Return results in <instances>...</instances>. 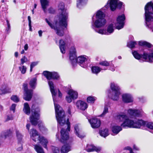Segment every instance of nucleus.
I'll list each match as a JSON object with an SVG mask.
<instances>
[{
	"mask_svg": "<svg viewBox=\"0 0 153 153\" xmlns=\"http://www.w3.org/2000/svg\"><path fill=\"white\" fill-rule=\"evenodd\" d=\"M48 83L54 102L56 117L58 123L59 125L61 126L63 125L66 123L67 126L66 131L63 128L61 129L60 131L61 138L60 139L59 138L58 134H56V135L57 138H58L61 142H64L65 141L67 140L69 138L68 134L67 131H70V123L69 122L68 118L67 119L66 121L65 112L62 108L59 105L56 104L55 102V97L56 93L54 89L53 83L51 81H49Z\"/></svg>",
	"mask_w": 153,
	"mask_h": 153,
	"instance_id": "1",
	"label": "nucleus"
},
{
	"mask_svg": "<svg viewBox=\"0 0 153 153\" xmlns=\"http://www.w3.org/2000/svg\"><path fill=\"white\" fill-rule=\"evenodd\" d=\"M105 17V15L103 12L100 10L97 11L92 18V27L99 34L108 35L106 29H99L103 27L106 24V21Z\"/></svg>",
	"mask_w": 153,
	"mask_h": 153,
	"instance_id": "2",
	"label": "nucleus"
},
{
	"mask_svg": "<svg viewBox=\"0 0 153 153\" xmlns=\"http://www.w3.org/2000/svg\"><path fill=\"white\" fill-rule=\"evenodd\" d=\"M50 27L55 30L56 34L59 36H62L64 35L63 27H66L67 25V14H64L61 16L60 17L57 19L55 21V24L53 25L49 20L47 19H45Z\"/></svg>",
	"mask_w": 153,
	"mask_h": 153,
	"instance_id": "3",
	"label": "nucleus"
},
{
	"mask_svg": "<svg viewBox=\"0 0 153 153\" xmlns=\"http://www.w3.org/2000/svg\"><path fill=\"white\" fill-rule=\"evenodd\" d=\"M59 47L61 52L62 53H65L66 49L70 48V53L76 54V49L73 43L71 41L65 42L63 40H60L59 42Z\"/></svg>",
	"mask_w": 153,
	"mask_h": 153,
	"instance_id": "4",
	"label": "nucleus"
},
{
	"mask_svg": "<svg viewBox=\"0 0 153 153\" xmlns=\"http://www.w3.org/2000/svg\"><path fill=\"white\" fill-rule=\"evenodd\" d=\"M116 119L120 122L123 121V123L121 124V126L122 127H127L129 128H134V120L129 119L125 114H122L117 115Z\"/></svg>",
	"mask_w": 153,
	"mask_h": 153,
	"instance_id": "5",
	"label": "nucleus"
},
{
	"mask_svg": "<svg viewBox=\"0 0 153 153\" xmlns=\"http://www.w3.org/2000/svg\"><path fill=\"white\" fill-rule=\"evenodd\" d=\"M152 8L153 10V2H152L147 3L145 7L146 23L149 27V23L153 21V13L150 10Z\"/></svg>",
	"mask_w": 153,
	"mask_h": 153,
	"instance_id": "6",
	"label": "nucleus"
},
{
	"mask_svg": "<svg viewBox=\"0 0 153 153\" xmlns=\"http://www.w3.org/2000/svg\"><path fill=\"white\" fill-rule=\"evenodd\" d=\"M132 53L134 57L138 60H140L143 58L144 61L149 62L153 61V52L149 53L144 52L142 55L140 54L137 51H134L132 52Z\"/></svg>",
	"mask_w": 153,
	"mask_h": 153,
	"instance_id": "7",
	"label": "nucleus"
},
{
	"mask_svg": "<svg viewBox=\"0 0 153 153\" xmlns=\"http://www.w3.org/2000/svg\"><path fill=\"white\" fill-rule=\"evenodd\" d=\"M123 3L119 0H108L105 7L107 9L110 8L111 11H114L117 8H120Z\"/></svg>",
	"mask_w": 153,
	"mask_h": 153,
	"instance_id": "8",
	"label": "nucleus"
},
{
	"mask_svg": "<svg viewBox=\"0 0 153 153\" xmlns=\"http://www.w3.org/2000/svg\"><path fill=\"white\" fill-rule=\"evenodd\" d=\"M33 108V106H32V114L30 117V120L32 124L35 125L37 124V121L39 117L40 114L39 113V110L38 108L34 109Z\"/></svg>",
	"mask_w": 153,
	"mask_h": 153,
	"instance_id": "9",
	"label": "nucleus"
},
{
	"mask_svg": "<svg viewBox=\"0 0 153 153\" xmlns=\"http://www.w3.org/2000/svg\"><path fill=\"white\" fill-rule=\"evenodd\" d=\"M68 95L66 96L65 99L68 103L71 102L72 100L76 99L78 97V92L73 89H70L68 91Z\"/></svg>",
	"mask_w": 153,
	"mask_h": 153,
	"instance_id": "10",
	"label": "nucleus"
},
{
	"mask_svg": "<svg viewBox=\"0 0 153 153\" xmlns=\"http://www.w3.org/2000/svg\"><path fill=\"white\" fill-rule=\"evenodd\" d=\"M125 19V16L123 14L118 16L117 18V22L115 23V26L117 29L120 30L123 27Z\"/></svg>",
	"mask_w": 153,
	"mask_h": 153,
	"instance_id": "11",
	"label": "nucleus"
},
{
	"mask_svg": "<svg viewBox=\"0 0 153 153\" xmlns=\"http://www.w3.org/2000/svg\"><path fill=\"white\" fill-rule=\"evenodd\" d=\"M23 87L25 91L23 98L25 100L30 101L32 97L33 91L31 90L27 89V85L26 84H24Z\"/></svg>",
	"mask_w": 153,
	"mask_h": 153,
	"instance_id": "12",
	"label": "nucleus"
},
{
	"mask_svg": "<svg viewBox=\"0 0 153 153\" xmlns=\"http://www.w3.org/2000/svg\"><path fill=\"white\" fill-rule=\"evenodd\" d=\"M43 74L48 79H58L59 78V76L58 74L55 72H51L48 71L43 72Z\"/></svg>",
	"mask_w": 153,
	"mask_h": 153,
	"instance_id": "13",
	"label": "nucleus"
},
{
	"mask_svg": "<svg viewBox=\"0 0 153 153\" xmlns=\"http://www.w3.org/2000/svg\"><path fill=\"white\" fill-rule=\"evenodd\" d=\"M128 113L131 116L135 117H141L143 112L141 110L130 109L127 111Z\"/></svg>",
	"mask_w": 153,
	"mask_h": 153,
	"instance_id": "14",
	"label": "nucleus"
},
{
	"mask_svg": "<svg viewBox=\"0 0 153 153\" xmlns=\"http://www.w3.org/2000/svg\"><path fill=\"white\" fill-rule=\"evenodd\" d=\"M29 132L31 139L35 142L38 141L41 136L38 131L36 129L33 128L29 131Z\"/></svg>",
	"mask_w": 153,
	"mask_h": 153,
	"instance_id": "15",
	"label": "nucleus"
},
{
	"mask_svg": "<svg viewBox=\"0 0 153 153\" xmlns=\"http://www.w3.org/2000/svg\"><path fill=\"white\" fill-rule=\"evenodd\" d=\"M123 101L126 103H131L133 102L134 99L132 95L129 93H125L122 95Z\"/></svg>",
	"mask_w": 153,
	"mask_h": 153,
	"instance_id": "16",
	"label": "nucleus"
},
{
	"mask_svg": "<svg viewBox=\"0 0 153 153\" xmlns=\"http://www.w3.org/2000/svg\"><path fill=\"white\" fill-rule=\"evenodd\" d=\"M91 127L93 128H97L99 127L101 125V122L100 120L96 118H93L88 120Z\"/></svg>",
	"mask_w": 153,
	"mask_h": 153,
	"instance_id": "17",
	"label": "nucleus"
},
{
	"mask_svg": "<svg viewBox=\"0 0 153 153\" xmlns=\"http://www.w3.org/2000/svg\"><path fill=\"white\" fill-rule=\"evenodd\" d=\"M134 128H140L142 126H145L146 121L141 119H135L134 120Z\"/></svg>",
	"mask_w": 153,
	"mask_h": 153,
	"instance_id": "18",
	"label": "nucleus"
},
{
	"mask_svg": "<svg viewBox=\"0 0 153 153\" xmlns=\"http://www.w3.org/2000/svg\"><path fill=\"white\" fill-rule=\"evenodd\" d=\"M85 149L86 151L88 152L95 151L98 152L101 150V148L99 147L95 146L93 145H87Z\"/></svg>",
	"mask_w": 153,
	"mask_h": 153,
	"instance_id": "19",
	"label": "nucleus"
},
{
	"mask_svg": "<svg viewBox=\"0 0 153 153\" xmlns=\"http://www.w3.org/2000/svg\"><path fill=\"white\" fill-rule=\"evenodd\" d=\"M88 58V57L85 55H81L77 58L76 62L80 63L81 66L85 68L86 65L82 66V65L87 60Z\"/></svg>",
	"mask_w": 153,
	"mask_h": 153,
	"instance_id": "20",
	"label": "nucleus"
},
{
	"mask_svg": "<svg viewBox=\"0 0 153 153\" xmlns=\"http://www.w3.org/2000/svg\"><path fill=\"white\" fill-rule=\"evenodd\" d=\"M76 105L78 108L84 110L88 107L87 104L85 102L82 101H78L76 102Z\"/></svg>",
	"mask_w": 153,
	"mask_h": 153,
	"instance_id": "21",
	"label": "nucleus"
},
{
	"mask_svg": "<svg viewBox=\"0 0 153 153\" xmlns=\"http://www.w3.org/2000/svg\"><path fill=\"white\" fill-rule=\"evenodd\" d=\"M120 94V91H112L111 93H109L108 95L112 100H118L119 96Z\"/></svg>",
	"mask_w": 153,
	"mask_h": 153,
	"instance_id": "22",
	"label": "nucleus"
},
{
	"mask_svg": "<svg viewBox=\"0 0 153 153\" xmlns=\"http://www.w3.org/2000/svg\"><path fill=\"white\" fill-rule=\"evenodd\" d=\"M74 132L76 135L80 138H82L84 136L81 134L80 126L79 124H76L74 126Z\"/></svg>",
	"mask_w": 153,
	"mask_h": 153,
	"instance_id": "23",
	"label": "nucleus"
},
{
	"mask_svg": "<svg viewBox=\"0 0 153 153\" xmlns=\"http://www.w3.org/2000/svg\"><path fill=\"white\" fill-rule=\"evenodd\" d=\"M122 126L117 125L114 126L111 128V131L113 132L112 134L115 135L117 134L120 131L122 130Z\"/></svg>",
	"mask_w": 153,
	"mask_h": 153,
	"instance_id": "24",
	"label": "nucleus"
},
{
	"mask_svg": "<svg viewBox=\"0 0 153 153\" xmlns=\"http://www.w3.org/2000/svg\"><path fill=\"white\" fill-rule=\"evenodd\" d=\"M115 27V23L114 22H112L108 25L106 30L108 35L114 32Z\"/></svg>",
	"mask_w": 153,
	"mask_h": 153,
	"instance_id": "25",
	"label": "nucleus"
},
{
	"mask_svg": "<svg viewBox=\"0 0 153 153\" xmlns=\"http://www.w3.org/2000/svg\"><path fill=\"white\" fill-rule=\"evenodd\" d=\"M38 141L45 148L47 149V145L48 143V140L42 136H40Z\"/></svg>",
	"mask_w": 153,
	"mask_h": 153,
	"instance_id": "26",
	"label": "nucleus"
},
{
	"mask_svg": "<svg viewBox=\"0 0 153 153\" xmlns=\"http://www.w3.org/2000/svg\"><path fill=\"white\" fill-rule=\"evenodd\" d=\"M11 92L10 89L6 85H2L0 89V94H5Z\"/></svg>",
	"mask_w": 153,
	"mask_h": 153,
	"instance_id": "27",
	"label": "nucleus"
},
{
	"mask_svg": "<svg viewBox=\"0 0 153 153\" xmlns=\"http://www.w3.org/2000/svg\"><path fill=\"white\" fill-rule=\"evenodd\" d=\"M58 8L59 10H61V13L60 14L58 18H57V19L59 18L61 15H63L65 13L67 14V19H68V13L66 12L65 10L64 9V5L63 3H60L58 6Z\"/></svg>",
	"mask_w": 153,
	"mask_h": 153,
	"instance_id": "28",
	"label": "nucleus"
},
{
	"mask_svg": "<svg viewBox=\"0 0 153 153\" xmlns=\"http://www.w3.org/2000/svg\"><path fill=\"white\" fill-rule=\"evenodd\" d=\"M42 7L45 12H46L47 7L49 6L48 0H40Z\"/></svg>",
	"mask_w": 153,
	"mask_h": 153,
	"instance_id": "29",
	"label": "nucleus"
},
{
	"mask_svg": "<svg viewBox=\"0 0 153 153\" xmlns=\"http://www.w3.org/2000/svg\"><path fill=\"white\" fill-rule=\"evenodd\" d=\"M71 150V146L68 145H65L61 148V153H67Z\"/></svg>",
	"mask_w": 153,
	"mask_h": 153,
	"instance_id": "30",
	"label": "nucleus"
},
{
	"mask_svg": "<svg viewBox=\"0 0 153 153\" xmlns=\"http://www.w3.org/2000/svg\"><path fill=\"white\" fill-rule=\"evenodd\" d=\"M88 0H77L76 6L77 7L81 8L82 7L86 4Z\"/></svg>",
	"mask_w": 153,
	"mask_h": 153,
	"instance_id": "31",
	"label": "nucleus"
},
{
	"mask_svg": "<svg viewBox=\"0 0 153 153\" xmlns=\"http://www.w3.org/2000/svg\"><path fill=\"white\" fill-rule=\"evenodd\" d=\"M106 69H104L103 70H105ZM103 69L98 66H93L91 68V70L93 73L97 74Z\"/></svg>",
	"mask_w": 153,
	"mask_h": 153,
	"instance_id": "32",
	"label": "nucleus"
},
{
	"mask_svg": "<svg viewBox=\"0 0 153 153\" xmlns=\"http://www.w3.org/2000/svg\"><path fill=\"white\" fill-rule=\"evenodd\" d=\"M24 111L27 114L29 115L30 113V109L28 103H25L24 104Z\"/></svg>",
	"mask_w": 153,
	"mask_h": 153,
	"instance_id": "33",
	"label": "nucleus"
},
{
	"mask_svg": "<svg viewBox=\"0 0 153 153\" xmlns=\"http://www.w3.org/2000/svg\"><path fill=\"white\" fill-rule=\"evenodd\" d=\"M111 88L112 90V91H120V87L116 84L112 82L111 84Z\"/></svg>",
	"mask_w": 153,
	"mask_h": 153,
	"instance_id": "34",
	"label": "nucleus"
},
{
	"mask_svg": "<svg viewBox=\"0 0 153 153\" xmlns=\"http://www.w3.org/2000/svg\"><path fill=\"white\" fill-rule=\"evenodd\" d=\"M100 134L101 136L105 137L109 135L108 130L107 129H105L100 131Z\"/></svg>",
	"mask_w": 153,
	"mask_h": 153,
	"instance_id": "35",
	"label": "nucleus"
},
{
	"mask_svg": "<svg viewBox=\"0 0 153 153\" xmlns=\"http://www.w3.org/2000/svg\"><path fill=\"white\" fill-rule=\"evenodd\" d=\"M69 58L72 64H74L76 62L77 58L76 54L70 53Z\"/></svg>",
	"mask_w": 153,
	"mask_h": 153,
	"instance_id": "36",
	"label": "nucleus"
},
{
	"mask_svg": "<svg viewBox=\"0 0 153 153\" xmlns=\"http://www.w3.org/2000/svg\"><path fill=\"white\" fill-rule=\"evenodd\" d=\"M37 79L36 78L31 79L29 82V84L31 88H35L36 85Z\"/></svg>",
	"mask_w": 153,
	"mask_h": 153,
	"instance_id": "37",
	"label": "nucleus"
},
{
	"mask_svg": "<svg viewBox=\"0 0 153 153\" xmlns=\"http://www.w3.org/2000/svg\"><path fill=\"white\" fill-rule=\"evenodd\" d=\"M34 148L37 153H45L42 148L38 145H34Z\"/></svg>",
	"mask_w": 153,
	"mask_h": 153,
	"instance_id": "38",
	"label": "nucleus"
},
{
	"mask_svg": "<svg viewBox=\"0 0 153 153\" xmlns=\"http://www.w3.org/2000/svg\"><path fill=\"white\" fill-rule=\"evenodd\" d=\"M11 131L10 130H7L2 132L1 135V136L3 137H4L5 138L9 136L11 134Z\"/></svg>",
	"mask_w": 153,
	"mask_h": 153,
	"instance_id": "39",
	"label": "nucleus"
},
{
	"mask_svg": "<svg viewBox=\"0 0 153 153\" xmlns=\"http://www.w3.org/2000/svg\"><path fill=\"white\" fill-rule=\"evenodd\" d=\"M19 68L22 74H24L26 73L27 69L26 66L23 65H19Z\"/></svg>",
	"mask_w": 153,
	"mask_h": 153,
	"instance_id": "40",
	"label": "nucleus"
},
{
	"mask_svg": "<svg viewBox=\"0 0 153 153\" xmlns=\"http://www.w3.org/2000/svg\"><path fill=\"white\" fill-rule=\"evenodd\" d=\"M96 100V98L95 97L90 96L87 98V101L88 103H93Z\"/></svg>",
	"mask_w": 153,
	"mask_h": 153,
	"instance_id": "41",
	"label": "nucleus"
},
{
	"mask_svg": "<svg viewBox=\"0 0 153 153\" xmlns=\"http://www.w3.org/2000/svg\"><path fill=\"white\" fill-rule=\"evenodd\" d=\"M148 128L153 130V123L146 121L145 126Z\"/></svg>",
	"mask_w": 153,
	"mask_h": 153,
	"instance_id": "42",
	"label": "nucleus"
},
{
	"mask_svg": "<svg viewBox=\"0 0 153 153\" xmlns=\"http://www.w3.org/2000/svg\"><path fill=\"white\" fill-rule=\"evenodd\" d=\"M139 44L141 46H146L148 47H150L151 45L150 43L145 41H140L139 42Z\"/></svg>",
	"mask_w": 153,
	"mask_h": 153,
	"instance_id": "43",
	"label": "nucleus"
},
{
	"mask_svg": "<svg viewBox=\"0 0 153 153\" xmlns=\"http://www.w3.org/2000/svg\"><path fill=\"white\" fill-rule=\"evenodd\" d=\"M27 58L25 56H24L21 59L20 63H19V65H23L25 63L27 62Z\"/></svg>",
	"mask_w": 153,
	"mask_h": 153,
	"instance_id": "44",
	"label": "nucleus"
},
{
	"mask_svg": "<svg viewBox=\"0 0 153 153\" xmlns=\"http://www.w3.org/2000/svg\"><path fill=\"white\" fill-rule=\"evenodd\" d=\"M136 44V43L135 42L131 41L127 43V46L129 48H132L135 47V46Z\"/></svg>",
	"mask_w": 153,
	"mask_h": 153,
	"instance_id": "45",
	"label": "nucleus"
},
{
	"mask_svg": "<svg viewBox=\"0 0 153 153\" xmlns=\"http://www.w3.org/2000/svg\"><path fill=\"white\" fill-rule=\"evenodd\" d=\"M99 64L102 66L107 67L109 65V63L106 61H103L100 62Z\"/></svg>",
	"mask_w": 153,
	"mask_h": 153,
	"instance_id": "46",
	"label": "nucleus"
},
{
	"mask_svg": "<svg viewBox=\"0 0 153 153\" xmlns=\"http://www.w3.org/2000/svg\"><path fill=\"white\" fill-rule=\"evenodd\" d=\"M11 99L15 102H18L19 101V99L16 95L12 96L11 97Z\"/></svg>",
	"mask_w": 153,
	"mask_h": 153,
	"instance_id": "47",
	"label": "nucleus"
},
{
	"mask_svg": "<svg viewBox=\"0 0 153 153\" xmlns=\"http://www.w3.org/2000/svg\"><path fill=\"white\" fill-rule=\"evenodd\" d=\"M6 22L7 24V27L5 31L7 33H10V25L9 22L7 20H6Z\"/></svg>",
	"mask_w": 153,
	"mask_h": 153,
	"instance_id": "48",
	"label": "nucleus"
},
{
	"mask_svg": "<svg viewBox=\"0 0 153 153\" xmlns=\"http://www.w3.org/2000/svg\"><path fill=\"white\" fill-rule=\"evenodd\" d=\"M37 62H32L30 64V72H31L32 71V70L33 68L36 66L38 64Z\"/></svg>",
	"mask_w": 153,
	"mask_h": 153,
	"instance_id": "49",
	"label": "nucleus"
},
{
	"mask_svg": "<svg viewBox=\"0 0 153 153\" xmlns=\"http://www.w3.org/2000/svg\"><path fill=\"white\" fill-rule=\"evenodd\" d=\"M51 149L53 153H59V150L58 147L55 146H52Z\"/></svg>",
	"mask_w": 153,
	"mask_h": 153,
	"instance_id": "50",
	"label": "nucleus"
},
{
	"mask_svg": "<svg viewBox=\"0 0 153 153\" xmlns=\"http://www.w3.org/2000/svg\"><path fill=\"white\" fill-rule=\"evenodd\" d=\"M16 135L17 138L19 140H21L22 137V136L19 131H16Z\"/></svg>",
	"mask_w": 153,
	"mask_h": 153,
	"instance_id": "51",
	"label": "nucleus"
},
{
	"mask_svg": "<svg viewBox=\"0 0 153 153\" xmlns=\"http://www.w3.org/2000/svg\"><path fill=\"white\" fill-rule=\"evenodd\" d=\"M108 109L107 106H105L104 107V110H103L102 113L100 115L101 117L103 116L105 114L108 112Z\"/></svg>",
	"mask_w": 153,
	"mask_h": 153,
	"instance_id": "52",
	"label": "nucleus"
},
{
	"mask_svg": "<svg viewBox=\"0 0 153 153\" xmlns=\"http://www.w3.org/2000/svg\"><path fill=\"white\" fill-rule=\"evenodd\" d=\"M39 128L40 130L42 132H43L44 131H46L47 130L43 125L39 126Z\"/></svg>",
	"mask_w": 153,
	"mask_h": 153,
	"instance_id": "53",
	"label": "nucleus"
},
{
	"mask_svg": "<svg viewBox=\"0 0 153 153\" xmlns=\"http://www.w3.org/2000/svg\"><path fill=\"white\" fill-rule=\"evenodd\" d=\"M16 106V104H13L11 106L10 108V110H12L13 111V112H14L15 111V109Z\"/></svg>",
	"mask_w": 153,
	"mask_h": 153,
	"instance_id": "54",
	"label": "nucleus"
},
{
	"mask_svg": "<svg viewBox=\"0 0 153 153\" xmlns=\"http://www.w3.org/2000/svg\"><path fill=\"white\" fill-rule=\"evenodd\" d=\"M127 150H129L130 151V153H134L133 151L131 148L129 147H127L126 148Z\"/></svg>",
	"mask_w": 153,
	"mask_h": 153,
	"instance_id": "55",
	"label": "nucleus"
},
{
	"mask_svg": "<svg viewBox=\"0 0 153 153\" xmlns=\"http://www.w3.org/2000/svg\"><path fill=\"white\" fill-rule=\"evenodd\" d=\"M133 149L135 150H139V148L136 145H134L133 146Z\"/></svg>",
	"mask_w": 153,
	"mask_h": 153,
	"instance_id": "56",
	"label": "nucleus"
},
{
	"mask_svg": "<svg viewBox=\"0 0 153 153\" xmlns=\"http://www.w3.org/2000/svg\"><path fill=\"white\" fill-rule=\"evenodd\" d=\"M24 48L25 51H27V50L28 49V45L27 44H26L25 45Z\"/></svg>",
	"mask_w": 153,
	"mask_h": 153,
	"instance_id": "57",
	"label": "nucleus"
},
{
	"mask_svg": "<svg viewBox=\"0 0 153 153\" xmlns=\"http://www.w3.org/2000/svg\"><path fill=\"white\" fill-rule=\"evenodd\" d=\"M13 117L12 116H8L7 117V120H11L13 119Z\"/></svg>",
	"mask_w": 153,
	"mask_h": 153,
	"instance_id": "58",
	"label": "nucleus"
},
{
	"mask_svg": "<svg viewBox=\"0 0 153 153\" xmlns=\"http://www.w3.org/2000/svg\"><path fill=\"white\" fill-rule=\"evenodd\" d=\"M22 149V145L20 146V147L17 149V150L18 151H21Z\"/></svg>",
	"mask_w": 153,
	"mask_h": 153,
	"instance_id": "59",
	"label": "nucleus"
},
{
	"mask_svg": "<svg viewBox=\"0 0 153 153\" xmlns=\"http://www.w3.org/2000/svg\"><path fill=\"white\" fill-rule=\"evenodd\" d=\"M28 19L29 22V25H30V24H31V18L30 16H28Z\"/></svg>",
	"mask_w": 153,
	"mask_h": 153,
	"instance_id": "60",
	"label": "nucleus"
},
{
	"mask_svg": "<svg viewBox=\"0 0 153 153\" xmlns=\"http://www.w3.org/2000/svg\"><path fill=\"white\" fill-rule=\"evenodd\" d=\"M58 96H59V97H62V94L61 93V92H60V91H59V90H58Z\"/></svg>",
	"mask_w": 153,
	"mask_h": 153,
	"instance_id": "61",
	"label": "nucleus"
},
{
	"mask_svg": "<svg viewBox=\"0 0 153 153\" xmlns=\"http://www.w3.org/2000/svg\"><path fill=\"white\" fill-rule=\"evenodd\" d=\"M42 32L41 30H40L38 31V33L39 36L41 37L42 36Z\"/></svg>",
	"mask_w": 153,
	"mask_h": 153,
	"instance_id": "62",
	"label": "nucleus"
},
{
	"mask_svg": "<svg viewBox=\"0 0 153 153\" xmlns=\"http://www.w3.org/2000/svg\"><path fill=\"white\" fill-rule=\"evenodd\" d=\"M27 128L29 130L30 127V124H27L26 126Z\"/></svg>",
	"mask_w": 153,
	"mask_h": 153,
	"instance_id": "63",
	"label": "nucleus"
},
{
	"mask_svg": "<svg viewBox=\"0 0 153 153\" xmlns=\"http://www.w3.org/2000/svg\"><path fill=\"white\" fill-rule=\"evenodd\" d=\"M14 55L16 57H17L18 55V53L17 52H15L14 53Z\"/></svg>",
	"mask_w": 153,
	"mask_h": 153,
	"instance_id": "64",
	"label": "nucleus"
}]
</instances>
